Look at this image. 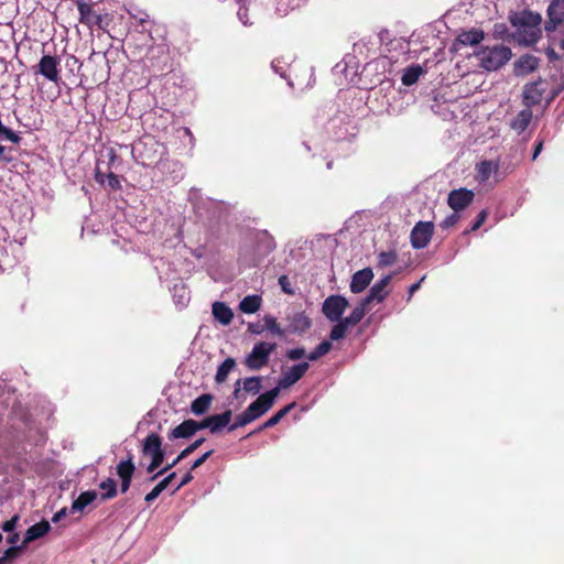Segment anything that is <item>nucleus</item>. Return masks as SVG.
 Segmentation results:
<instances>
[{"label": "nucleus", "mask_w": 564, "mask_h": 564, "mask_svg": "<svg viewBox=\"0 0 564 564\" xmlns=\"http://www.w3.org/2000/svg\"><path fill=\"white\" fill-rule=\"evenodd\" d=\"M508 20L516 28V37L518 42L525 46L534 45L542 36V15L529 9L522 11H511Z\"/></svg>", "instance_id": "1"}, {"label": "nucleus", "mask_w": 564, "mask_h": 564, "mask_svg": "<svg viewBox=\"0 0 564 564\" xmlns=\"http://www.w3.org/2000/svg\"><path fill=\"white\" fill-rule=\"evenodd\" d=\"M79 23L86 25L89 30L95 26L101 31H107L112 18L109 13H100L96 10V3L84 0H76Z\"/></svg>", "instance_id": "2"}, {"label": "nucleus", "mask_w": 564, "mask_h": 564, "mask_svg": "<svg viewBox=\"0 0 564 564\" xmlns=\"http://www.w3.org/2000/svg\"><path fill=\"white\" fill-rule=\"evenodd\" d=\"M476 56L482 68L492 72L506 65L510 61L512 52L506 45L484 46L476 53Z\"/></svg>", "instance_id": "3"}, {"label": "nucleus", "mask_w": 564, "mask_h": 564, "mask_svg": "<svg viewBox=\"0 0 564 564\" xmlns=\"http://www.w3.org/2000/svg\"><path fill=\"white\" fill-rule=\"evenodd\" d=\"M163 150V145L151 137L140 140V142L135 147L139 162L143 166H153L158 164L162 159Z\"/></svg>", "instance_id": "4"}, {"label": "nucleus", "mask_w": 564, "mask_h": 564, "mask_svg": "<svg viewBox=\"0 0 564 564\" xmlns=\"http://www.w3.org/2000/svg\"><path fill=\"white\" fill-rule=\"evenodd\" d=\"M276 344L260 341L256 344L251 352L245 358V365L250 370H260L269 364L271 354Z\"/></svg>", "instance_id": "5"}, {"label": "nucleus", "mask_w": 564, "mask_h": 564, "mask_svg": "<svg viewBox=\"0 0 564 564\" xmlns=\"http://www.w3.org/2000/svg\"><path fill=\"white\" fill-rule=\"evenodd\" d=\"M348 305V300L345 296L339 294L329 295L323 302L322 313L329 322H336L343 318Z\"/></svg>", "instance_id": "6"}, {"label": "nucleus", "mask_w": 564, "mask_h": 564, "mask_svg": "<svg viewBox=\"0 0 564 564\" xmlns=\"http://www.w3.org/2000/svg\"><path fill=\"white\" fill-rule=\"evenodd\" d=\"M280 393V387H275L262 394L253 401L246 409L247 412L253 417V421L267 413L274 404L275 399Z\"/></svg>", "instance_id": "7"}, {"label": "nucleus", "mask_w": 564, "mask_h": 564, "mask_svg": "<svg viewBox=\"0 0 564 564\" xmlns=\"http://www.w3.org/2000/svg\"><path fill=\"white\" fill-rule=\"evenodd\" d=\"M434 234V224L432 221H419L413 227L410 240L413 249L425 248Z\"/></svg>", "instance_id": "8"}, {"label": "nucleus", "mask_w": 564, "mask_h": 564, "mask_svg": "<svg viewBox=\"0 0 564 564\" xmlns=\"http://www.w3.org/2000/svg\"><path fill=\"white\" fill-rule=\"evenodd\" d=\"M546 15L544 30L550 34L564 23V0H552L546 9Z\"/></svg>", "instance_id": "9"}, {"label": "nucleus", "mask_w": 564, "mask_h": 564, "mask_svg": "<svg viewBox=\"0 0 564 564\" xmlns=\"http://www.w3.org/2000/svg\"><path fill=\"white\" fill-rule=\"evenodd\" d=\"M59 58L53 55H43L37 64L36 73L44 76L47 80L57 84L59 77Z\"/></svg>", "instance_id": "10"}, {"label": "nucleus", "mask_w": 564, "mask_h": 564, "mask_svg": "<svg viewBox=\"0 0 564 564\" xmlns=\"http://www.w3.org/2000/svg\"><path fill=\"white\" fill-rule=\"evenodd\" d=\"M474 196L470 189L462 187L448 194L447 203L454 212H460L471 204Z\"/></svg>", "instance_id": "11"}, {"label": "nucleus", "mask_w": 564, "mask_h": 564, "mask_svg": "<svg viewBox=\"0 0 564 564\" xmlns=\"http://www.w3.org/2000/svg\"><path fill=\"white\" fill-rule=\"evenodd\" d=\"M310 365L306 361L293 365L288 371L283 372V376L279 380L278 387L281 389L290 388L291 386L295 384L299 380L302 379V377L305 375V372L308 370Z\"/></svg>", "instance_id": "12"}, {"label": "nucleus", "mask_w": 564, "mask_h": 564, "mask_svg": "<svg viewBox=\"0 0 564 564\" xmlns=\"http://www.w3.org/2000/svg\"><path fill=\"white\" fill-rule=\"evenodd\" d=\"M275 247L274 238L267 230L258 231L254 235V253L259 259L269 256Z\"/></svg>", "instance_id": "13"}, {"label": "nucleus", "mask_w": 564, "mask_h": 564, "mask_svg": "<svg viewBox=\"0 0 564 564\" xmlns=\"http://www.w3.org/2000/svg\"><path fill=\"white\" fill-rule=\"evenodd\" d=\"M543 79L539 78L535 82L529 83L523 88V101L528 108L536 106L541 102L545 88L543 87Z\"/></svg>", "instance_id": "14"}, {"label": "nucleus", "mask_w": 564, "mask_h": 564, "mask_svg": "<svg viewBox=\"0 0 564 564\" xmlns=\"http://www.w3.org/2000/svg\"><path fill=\"white\" fill-rule=\"evenodd\" d=\"M289 326L286 332L293 334H304L312 327V319L305 312H295L288 316Z\"/></svg>", "instance_id": "15"}, {"label": "nucleus", "mask_w": 564, "mask_h": 564, "mask_svg": "<svg viewBox=\"0 0 564 564\" xmlns=\"http://www.w3.org/2000/svg\"><path fill=\"white\" fill-rule=\"evenodd\" d=\"M373 279V272L370 268L361 269L355 272L351 276L350 291L352 293L364 292Z\"/></svg>", "instance_id": "16"}, {"label": "nucleus", "mask_w": 564, "mask_h": 564, "mask_svg": "<svg viewBox=\"0 0 564 564\" xmlns=\"http://www.w3.org/2000/svg\"><path fill=\"white\" fill-rule=\"evenodd\" d=\"M392 280V274H387L379 281H377L370 289L368 295L364 299L366 303L369 305L377 301L378 303L382 302L388 292L386 291V288L389 285V283Z\"/></svg>", "instance_id": "17"}, {"label": "nucleus", "mask_w": 564, "mask_h": 564, "mask_svg": "<svg viewBox=\"0 0 564 564\" xmlns=\"http://www.w3.org/2000/svg\"><path fill=\"white\" fill-rule=\"evenodd\" d=\"M540 64V58L531 54L520 56L514 63V74L517 76H524L534 72Z\"/></svg>", "instance_id": "18"}, {"label": "nucleus", "mask_w": 564, "mask_h": 564, "mask_svg": "<svg viewBox=\"0 0 564 564\" xmlns=\"http://www.w3.org/2000/svg\"><path fill=\"white\" fill-rule=\"evenodd\" d=\"M164 449L162 447V438L156 433L149 434L142 443V455L153 457L161 453H163Z\"/></svg>", "instance_id": "19"}, {"label": "nucleus", "mask_w": 564, "mask_h": 564, "mask_svg": "<svg viewBox=\"0 0 564 564\" xmlns=\"http://www.w3.org/2000/svg\"><path fill=\"white\" fill-rule=\"evenodd\" d=\"M50 529L51 525L46 520H42L31 525L24 534V545L28 546V544L31 543L32 541L44 536L50 531Z\"/></svg>", "instance_id": "20"}, {"label": "nucleus", "mask_w": 564, "mask_h": 564, "mask_svg": "<svg viewBox=\"0 0 564 564\" xmlns=\"http://www.w3.org/2000/svg\"><path fill=\"white\" fill-rule=\"evenodd\" d=\"M485 39V32L481 29H470L462 31L456 37V42L462 45H477Z\"/></svg>", "instance_id": "21"}, {"label": "nucleus", "mask_w": 564, "mask_h": 564, "mask_svg": "<svg viewBox=\"0 0 564 564\" xmlns=\"http://www.w3.org/2000/svg\"><path fill=\"white\" fill-rule=\"evenodd\" d=\"M194 426H195L194 420H192V419L185 420L169 433V438L170 440L188 438L196 433Z\"/></svg>", "instance_id": "22"}, {"label": "nucleus", "mask_w": 564, "mask_h": 564, "mask_svg": "<svg viewBox=\"0 0 564 564\" xmlns=\"http://www.w3.org/2000/svg\"><path fill=\"white\" fill-rule=\"evenodd\" d=\"M135 471L133 455L129 452L126 459H121L116 466V474L120 479H132Z\"/></svg>", "instance_id": "23"}, {"label": "nucleus", "mask_w": 564, "mask_h": 564, "mask_svg": "<svg viewBox=\"0 0 564 564\" xmlns=\"http://www.w3.org/2000/svg\"><path fill=\"white\" fill-rule=\"evenodd\" d=\"M532 110L527 107L513 118V120L510 123L511 129H513L518 133H522L529 127L530 122L532 121Z\"/></svg>", "instance_id": "24"}, {"label": "nucleus", "mask_w": 564, "mask_h": 564, "mask_svg": "<svg viewBox=\"0 0 564 564\" xmlns=\"http://www.w3.org/2000/svg\"><path fill=\"white\" fill-rule=\"evenodd\" d=\"M499 163L484 160L476 165L477 180L481 183L487 182L492 173L498 172Z\"/></svg>", "instance_id": "25"}, {"label": "nucleus", "mask_w": 564, "mask_h": 564, "mask_svg": "<svg viewBox=\"0 0 564 564\" xmlns=\"http://www.w3.org/2000/svg\"><path fill=\"white\" fill-rule=\"evenodd\" d=\"M213 315L223 325L230 324L234 318L231 308L223 302H215L213 304Z\"/></svg>", "instance_id": "26"}, {"label": "nucleus", "mask_w": 564, "mask_h": 564, "mask_svg": "<svg viewBox=\"0 0 564 564\" xmlns=\"http://www.w3.org/2000/svg\"><path fill=\"white\" fill-rule=\"evenodd\" d=\"M231 410H226L220 414H214L209 416L210 420V433L215 434L227 426L231 421Z\"/></svg>", "instance_id": "27"}, {"label": "nucleus", "mask_w": 564, "mask_h": 564, "mask_svg": "<svg viewBox=\"0 0 564 564\" xmlns=\"http://www.w3.org/2000/svg\"><path fill=\"white\" fill-rule=\"evenodd\" d=\"M368 307L369 304L366 303L362 299L359 304L351 311V313L344 318L346 324H348L350 327L358 325L365 317Z\"/></svg>", "instance_id": "28"}, {"label": "nucleus", "mask_w": 564, "mask_h": 564, "mask_svg": "<svg viewBox=\"0 0 564 564\" xmlns=\"http://www.w3.org/2000/svg\"><path fill=\"white\" fill-rule=\"evenodd\" d=\"M214 397L205 393L196 398L191 404V411L195 415H202L206 413L212 404Z\"/></svg>", "instance_id": "29"}, {"label": "nucleus", "mask_w": 564, "mask_h": 564, "mask_svg": "<svg viewBox=\"0 0 564 564\" xmlns=\"http://www.w3.org/2000/svg\"><path fill=\"white\" fill-rule=\"evenodd\" d=\"M423 74V68L419 64L411 65L404 69L401 82L404 86H412Z\"/></svg>", "instance_id": "30"}, {"label": "nucleus", "mask_w": 564, "mask_h": 564, "mask_svg": "<svg viewBox=\"0 0 564 564\" xmlns=\"http://www.w3.org/2000/svg\"><path fill=\"white\" fill-rule=\"evenodd\" d=\"M97 498L95 490H87L82 492L73 502V511H83L88 505H90Z\"/></svg>", "instance_id": "31"}, {"label": "nucleus", "mask_w": 564, "mask_h": 564, "mask_svg": "<svg viewBox=\"0 0 564 564\" xmlns=\"http://www.w3.org/2000/svg\"><path fill=\"white\" fill-rule=\"evenodd\" d=\"M262 303V299L259 295H248L246 296L239 304V308L241 312L246 314L256 313Z\"/></svg>", "instance_id": "32"}, {"label": "nucleus", "mask_w": 564, "mask_h": 564, "mask_svg": "<svg viewBox=\"0 0 564 564\" xmlns=\"http://www.w3.org/2000/svg\"><path fill=\"white\" fill-rule=\"evenodd\" d=\"M236 365L237 364L234 358L228 357L227 359H225L224 362H221L217 368L215 381L217 383H224L227 380L230 371L234 370V368L236 367Z\"/></svg>", "instance_id": "33"}, {"label": "nucleus", "mask_w": 564, "mask_h": 564, "mask_svg": "<svg viewBox=\"0 0 564 564\" xmlns=\"http://www.w3.org/2000/svg\"><path fill=\"white\" fill-rule=\"evenodd\" d=\"M99 488L104 490L100 496L101 501L110 500L115 498L118 494L117 482L113 478H106L99 484Z\"/></svg>", "instance_id": "34"}, {"label": "nucleus", "mask_w": 564, "mask_h": 564, "mask_svg": "<svg viewBox=\"0 0 564 564\" xmlns=\"http://www.w3.org/2000/svg\"><path fill=\"white\" fill-rule=\"evenodd\" d=\"M294 406L295 403L293 402L279 410L274 415H272L263 423L260 430L273 427L276 425Z\"/></svg>", "instance_id": "35"}, {"label": "nucleus", "mask_w": 564, "mask_h": 564, "mask_svg": "<svg viewBox=\"0 0 564 564\" xmlns=\"http://www.w3.org/2000/svg\"><path fill=\"white\" fill-rule=\"evenodd\" d=\"M337 324H335L329 333V339L330 340H340L346 337L347 330L350 327L348 324H346L344 318H340L339 321H336Z\"/></svg>", "instance_id": "36"}, {"label": "nucleus", "mask_w": 564, "mask_h": 564, "mask_svg": "<svg viewBox=\"0 0 564 564\" xmlns=\"http://www.w3.org/2000/svg\"><path fill=\"white\" fill-rule=\"evenodd\" d=\"M332 349V344L328 340L319 343L306 357L310 361H316L326 355Z\"/></svg>", "instance_id": "37"}, {"label": "nucleus", "mask_w": 564, "mask_h": 564, "mask_svg": "<svg viewBox=\"0 0 564 564\" xmlns=\"http://www.w3.org/2000/svg\"><path fill=\"white\" fill-rule=\"evenodd\" d=\"M398 260V254L394 250L382 251L378 254V267L387 268L393 265Z\"/></svg>", "instance_id": "38"}, {"label": "nucleus", "mask_w": 564, "mask_h": 564, "mask_svg": "<svg viewBox=\"0 0 564 564\" xmlns=\"http://www.w3.org/2000/svg\"><path fill=\"white\" fill-rule=\"evenodd\" d=\"M264 329L270 330L272 334L283 337L286 333V328H281L276 322V318L271 315L264 316Z\"/></svg>", "instance_id": "39"}, {"label": "nucleus", "mask_w": 564, "mask_h": 564, "mask_svg": "<svg viewBox=\"0 0 564 564\" xmlns=\"http://www.w3.org/2000/svg\"><path fill=\"white\" fill-rule=\"evenodd\" d=\"M243 389L248 393L257 394L262 389L261 377H249L243 381Z\"/></svg>", "instance_id": "40"}, {"label": "nucleus", "mask_w": 564, "mask_h": 564, "mask_svg": "<svg viewBox=\"0 0 564 564\" xmlns=\"http://www.w3.org/2000/svg\"><path fill=\"white\" fill-rule=\"evenodd\" d=\"M253 421V417L245 410L241 414H239L235 422L228 426V431L232 432L237 430L238 427L245 426Z\"/></svg>", "instance_id": "41"}, {"label": "nucleus", "mask_w": 564, "mask_h": 564, "mask_svg": "<svg viewBox=\"0 0 564 564\" xmlns=\"http://www.w3.org/2000/svg\"><path fill=\"white\" fill-rule=\"evenodd\" d=\"M0 135H2L6 140L19 144L22 138L12 129L4 126V128L0 131Z\"/></svg>", "instance_id": "42"}, {"label": "nucleus", "mask_w": 564, "mask_h": 564, "mask_svg": "<svg viewBox=\"0 0 564 564\" xmlns=\"http://www.w3.org/2000/svg\"><path fill=\"white\" fill-rule=\"evenodd\" d=\"M26 547V545H24V542L22 541V543L20 545H11L10 547H8L4 553H3V556L4 558L8 561V560H11V558H14L17 557L24 549Z\"/></svg>", "instance_id": "43"}, {"label": "nucleus", "mask_w": 564, "mask_h": 564, "mask_svg": "<svg viewBox=\"0 0 564 564\" xmlns=\"http://www.w3.org/2000/svg\"><path fill=\"white\" fill-rule=\"evenodd\" d=\"M164 457H165V452L151 457V463L147 467V471L149 474H152L153 471H155L162 465Z\"/></svg>", "instance_id": "44"}, {"label": "nucleus", "mask_w": 564, "mask_h": 564, "mask_svg": "<svg viewBox=\"0 0 564 564\" xmlns=\"http://www.w3.org/2000/svg\"><path fill=\"white\" fill-rule=\"evenodd\" d=\"M487 216H488L487 210H485V209H484V210H481V212L477 215V217H476L475 221L473 223V225H471L470 229H469V230H466V231H465V234H468L469 231H476V230H478V229L482 226V224L486 221Z\"/></svg>", "instance_id": "45"}, {"label": "nucleus", "mask_w": 564, "mask_h": 564, "mask_svg": "<svg viewBox=\"0 0 564 564\" xmlns=\"http://www.w3.org/2000/svg\"><path fill=\"white\" fill-rule=\"evenodd\" d=\"M286 358L290 360H299L305 357V349L303 347H297L293 349H289L285 354Z\"/></svg>", "instance_id": "46"}, {"label": "nucleus", "mask_w": 564, "mask_h": 564, "mask_svg": "<svg viewBox=\"0 0 564 564\" xmlns=\"http://www.w3.org/2000/svg\"><path fill=\"white\" fill-rule=\"evenodd\" d=\"M458 212H455L451 215H448L442 223H441V227L443 229H448L451 227H453L454 225L457 224V221L459 220V215L457 214Z\"/></svg>", "instance_id": "47"}, {"label": "nucleus", "mask_w": 564, "mask_h": 564, "mask_svg": "<svg viewBox=\"0 0 564 564\" xmlns=\"http://www.w3.org/2000/svg\"><path fill=\"white\" fill-rule=\"evenodd\" d=\"M279 285L281 286L282 291L288 294V295H293L294 294V290L293 288L291 286V283H290V280L288 278V275H281L279 278Z\"/></svg>", "instance_id": "48"}, {"label": "nucleus", "mask_w": 564, "mask_h": 564, "mask_svg": "<svg viewBox=\"0 0 564 564\" xmlns=\"http://www.w3.org/2000/svg\"><path fill=\"white\" fill-rule=\"evenodd\" d=\"M107 184L111 189L118 191L121 188L120 180L117 174L110 172L107 174Z\"/></svg>", "instance_id": "49"}, {"label": "nucleus", "mask_w": 564, "mask_h": 564, "mask_svg": "<svg viewBox=\"0 0 564 564\" xmlns=\"http://www.w3.org/2000/svg\"><path fill=\"white\" fill-rule=\"evenodd\" d=\"M18 520H19L18 516L12 517L10 520L4 521L2 523L1 529L4 532H13L14 529L17 528Z\"/></svg>", "instance_id": "50"}, {"label": "nucleus", "mask_w": 564, "mask_h": 564, "mask_svg": "<svg viewBox=\"0 0 564 564\" xmlns=\"http://www.w3.org/2000/svg\"><path fill=\"white\" fill-rule=\"evenodd\" d=\"M214 451L210 449L206 453H204L200 457H198L191 466V470H194L198 467H200L212 455H213Z\"/></svg>", "instance_id": "51"}, {"label": "nucleus", "mask_w": 564, "mask_h": 564, "mask_svg": "<svg viewBox=\"0 0 564 564\" xmlns=\"http://www.w3.org/2000/svg\"><path fill=\"white\" fill-rule=\"evenodd\" d=\"M181 462V459H178V456L172 460L171 464H167L164 468H162L161 470H159L156 474H154L153 476L150 477V480L153 481L155 480L159 476L163 475L164 473H166L167 470H170L171 468H173L174 466H176L178 463Z\"/></svg>", "instance_id": "52"}, {"label": "nucleus", "mask_w": 564, "mask_h": 564, "mask_svg": "<svg viewBox=\"0 0 564 564\" xmlns=\"http://www.w3.org/2000/svg\"><path fill=\"white\" fill-rule=\"evenodd\" d=\"M176 473L169 474L165 478H163L156 486L160 488L161 491H164L169 485L172 482V480L175 478Z\"/></svg>", "instance_id": "53"}, {"label": "nucleus", "mask_w": 564, "mask_h": 564, "mask_svg": "<svg viewBox=\"0 0 564 564\" xmlns=\"http://www.w3.org/2000/svg\"><path fill=\"white\" fill-rule=\"evenodd\" d=\"M161 492L162 491L160 490V488L155 485V487L149 494L145 495V502L151 503L161 495Z\"/></svg>", "instance_id": "54"}, {"label": "nucleus", "mask_w": 564, "mask_h": 564, "mask_svg": "<svg viewBox=\"0 0 564 564\" xmlns=\"http://www.w3.org/2000/svg\"><path fill=\"white\" fill-rule=\"evenodd\" d=\"M12 149L7 150L6 147L0 144V159L4 163H10L13 161V156L9 155V152H11Z\"/></svg>", "instance_id": "55"}, {"label": "nucleus", "mask_w": 564, "mask_h": 564, "mask_svg": "<svg viewBox=\"0 0 564 564\" xmlns=\"http://www.w3.org/2000/svg\"><path fill=\"white\" fill-rule=\"evenodd\" d=\"M193 480L192 470L187 471L181 479L180 484L176 486L173 492L180 490L182 487L186 486Z\"/></svg>", "instance_id": "56"}, {"label": "nucleus", "mask_w": 564, "mask_h": 564, "mask_svg": "<svg viewBox=\"0 0 564 564\" xmlns=\"http://www.w3.org/2000/svg\"><path fill=\"white\" fill-rule=\"evenodd\" d=\"M545 54L549 58L550 62H555V61H558L561 58V56L555 52V50L549 45L546 48H545Z\"/></svg>", "instance_id": "57"}, {"label": "nucleus", "mask_w": 564, "mask_h": 564, "mask_svg": "<svg viewBox=\"0 0 564 564\" xmlns=\"http://www.w3.org/2000/svg\"><path fill=\"white\" fill-rule=\"evenodd\" d=\"M195 432L199 431V430H204V429H209L210 430V420H209V416L205 417L204 420H202L200 422H196L195 421Z\"/></svg>", "instance_id": "58"}, {"label": "nucleus", "mask_w": 564, "mask_h": 564, "mask_svg": "<svg viewBox=\"0 0 564 564\" xmlns=\"http://www.w3.org/2000/svg\"><path fill=\"white\" fill-rule=\"evenodd\" d=\"M248 330L252 334L259 335L264 330V325H261L260 323H257V324L250 323L248 325Z\"/></svg>", "instance_id": "59"}, {"label": "nucleus", "mask_w": 564, "mask_h": 564, "mask_svg": "<svg viewBox=\"0 0 564 564\" xmlns=\"http://www.w3.org/2000/svg\"><path fill=\"white\" fill-rule=\"evenodd\" d=\"M543 144H544V140L543 139L536 140L535 145H534V150H533L532 160H536V158L539 156V154L543 150Z\"/></svg>", "instance_id": "60"}, {"label": "nucleus", "mask_w": 564, "mask_h": 564, "mask_svg": "<svg viewBox=\"0 0 564 564\" xmlns=\"http://www.w3.org/2000/svg\"><path fill=\"white\" fill-rule=\"evenodd\" d=\"M424 280V276L417 281L416 283H413L410 288H409V297H408V301L411 300V297L413 296V294L421 288V283L422 281Z\"/></svg>", "instance_id": "61"}, {"label": "nucleus", "mask_w": 564, "mask_h": 564, "mask_svg": "<svg viewBox=\"0 0 564 564\" xmlns=\"http://www.w3.org/2000/svg\"><path fill=\"white\" fill-rule=\"evenodd\" d=\"M131 482H132V479H127V478L120 479V490L122 494H126L129 490Z\"/></svg>", "instance_id": "62"}, {"label": "nucleus", "mask_w": 564, "mask_h": 564, "mask_svg": "<svg viewBox=\"0 0 564 564\" xmlns=\"http://www.w3.org/2000/svg\"><path fill=\"white\" fill-rule=\"evenodd\" d=\"M563 89H564V80L557 88L552 90L549 102H551L554 98H556Z\"/></svg>", "instance_id": "63"}, {"label": "nucleus", "mask_w": 564, "mask_h": 564, "mask_svg": "<svg viewBox=\"0 0 564 564\" xmlns=\"http://www.w3.org/2000/svg\"><path fill=\"white\" fill-rule=\"evenodd\" d=\"M563 89H564V80L557 88L552 90L549 102H551L554 98H556Z\"/></svg>", "instance_id": "64"}]
</instances>
